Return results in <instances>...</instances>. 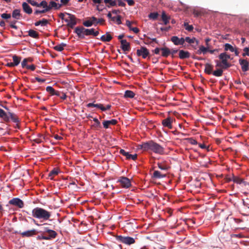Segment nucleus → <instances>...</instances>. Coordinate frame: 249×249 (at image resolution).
Here are the masks:
<instances>
[{
  "label": "nucleus",
  "mask_w": 249,
  "mask_h": 249,
  "mask_svg": "<svg viewBox=\"0 0 249 249\" xmlns=\"http://www.w3.org/2000/svg\"><path fill=\"white\" fill-rule=\"evenodd\" d=\"M22 8L23 11L27 14H31L32 13V9L30 6L26 3H22Z\"/></svg>",
  "instance_id": "28"
},
{
  "label": "nucleus",
  "mask_w": 249,
  "mask_h": 249,
  "mask_svg": "<svg viewBox=\"0 0 249 249\" xmlns=\"http://www.w3.org/2000/svg\"><path fill=\"white\" fill-rule=\"evenodd\" d=\"M61 6V4L56 3L55 2L51 1L50 2L49 4L47 7V12L49 11L52 8H54L55 10L59 9Z\"/></svg>",
  "instance_id": "22"
},
{
  "label": "nucleus",
  "mask_w": 249,
  "mask_h": 249,
  "mask_svg": "<svg viewBox=\"0 0 249 249\" xmlns=\"http://www.w3.org/2000/svg\"><path fill=\"white\" fill-rule=\"evenodd\" d=\"M27 2L33 6L38 5V3L33 0H27Z\"/></svg>",
  "instance_id": "57"
},
{
  "label": "nucleus",
  "mask_w": 249,
  "mask_h": 249,
  "mask_svg": "<svg viewBox=\"0 0 249 249\" xmlns=\"http://www.w3.org/2000/svg\"><path fill=\"white\" fill-rule=\"evenodd\" d=\"M2 18H4L6 22L9 23L10 27H12V25H15L17 22H18L16 20L10 21L9 19L11 17H2Z\"/></svg>",
  "instance_id": "47"
},
{
  "label": "nucleus",
  "mask_w": 249,
  "mask_h": 249,
  "mask_svg": "<svg viewBox=\"0 0 249 249\" xmlns=\"http://www.w3.org/2000/svg\"><path fill=\"white\" fill-rule=\"evenodd\" d=\"M120 153L126 157V159L128 160L132 159L133 160H135L137 159V155H131L128 152H126L124 149H121L120 151Z\"/></svg>",
  "instance_id": "18"
},
{
  "label": "nucleus",
  "mask_w": 249,
  "mask_h": 249,
  "mask_svg": "<svg viewBox=\"0 0 249 249\" xmlns=\"http://www.w3.org/2000/svg\"><path fill=\"white\" fill-rule=\"evenodd\" d=\"M27 59H24L21 62V66L23 68H27L28 65H27Z\"/></svg>",
  "instance_id": "54"
},
{
  "label": "nucleus",
  "mask_w": 249,
  "mask_h": 249,
  "mask_svg": "<svg viewBox=\"0 0 249 249\" xmlns=\"http://www.w3.org/2000/svg\"><path fill=\"white\" fill-rule=\"evenodd\" d=\"M32 216L36 218L48 220L51 216V212L40 207H36L32 211Z\"/></svg>",
  "instance_id": "3"
},
{
  "label": "nucleus",
  "mask_w": 249,
  "mask_h": 249,
  "mask_svg": "<svg viewBox=\"0 0 249 249\" xmlns=\"http://www.w3.org/2000/svg\"><path fill=\"white\" fill-rule=\"evenodd\" d=\"M37 7H43L44 9H47V7H48L47 2L43 0L41 1L40 3H38V5H36Z\"/></svg>",
  "instance_id": "49"
},
{
  "label": "nucleus",
  "mask_w": 249,
  "mask_h": 249,
  "mask_svg": "<svg viewBox=\"0 0 249 249\" xmlns=\"http://www.w3.org/2000/svg\"><path fill=\"white\" fill-rule=\"evenodd\" d=\"M183 25L185 30L189 32H191L194 29L193 25H189L187 22H184Z\"/></svg>",
  "instance_id": "46"
},
{
  "label": "nucleus",
  "mask_w": 249,
  "mask_h": 249,
  "mask_svg": "<svg viewBox=\"0 0 249 249\" xmlns=\"http://www.w3.org/2000/svg\"><path fill=\"white\" fill-rule=\"evenodd\" d=\"M19 234H21L22 237H31L33 235H36L37 232L36 230L33 229L31 230L27 231L24 232H18Z\"/></svg>",
  "instance_id": "17"
},
{
  "label": "nucleus",
  "mask_w": 249,
  "mask_h": 249,
  "mask_svg": "<svg viewBox=\"0 0 249 249\" xmlns=\"http://www.w3.org/2000/svg\"><path fill=\"white\" fill-rule=\"evenodd\" d=\"M13 63L15 65V66H18L21 60V57H19L16 55H14L13 56Z\"/></svg>",
  "instance_id": "38"
},
{
  "label": "nucleus",
  "mask_w": 249,
  "mask_h": 249,
  "mask_svg": "<svg viewBox=\"0 0 249 249\" xmlns=\"http://www.w3.org/2000/svg\"><path fill=\"white\" fill-rule=\"evenodd\" d=\"M117 182L119 183L122 187L124 188H128L131 185L130 179L124 177H120L119 178Z\"/></svg>",
  "instance_id": "7"
},
{
  "label": "nucleus",
  "mask_w": 249,
  "mask_h": 249,
  "mask_svg": "<svg viewBox=\"0 0 249 249\" xmlns=\"http://www.w3.org/2000/svg\"><path fill=\"white\" fill-rule=\"evenodd\" d=\"M244 53L242 54V55L243 56H249V47H246L243 50Z\"/></svg>",
  "instance_id": "50"
},
{
  "label": "nucleus",
  "mask_w": 249,
  "mask_h": 249,
  "mask_svg": "<svg viewBox=\"0 0 249 249\" xmlns=\"http://www.w3.org/2000/svg\"><path fill=\"white\" fill-rule=\"evenodd\" d=\"M148 16H167L164 11H159L150 13Z\"/></svg>",
  "instance_id": "36"
},
{
  "label": "nucleus",
  "mask_w": 249,
  "mask_h": 249,
  "mask_svg": "<svg viewBox=\"0 0 249 249\" xmlns=\"http://www.w3.org/2000/svg\"><path fill=\"white\" fill-rule=\"evenodd\" d=\"M46 90L51 96H60V91L55 90L52 87L48 86L46 88Z\"/></svg>",
  "instance_id": "20"
},
{
  "label": "nucleus",
  "mask_w": 249,
  "mask_h": 249,
  "mask_svg": "<svg viewBox=\"0 0 249 249\" xmlns=\"http://www.w3.org/2000/svg\"><path fill=\"white\" fill-rule=\"evenodd\" d=\"M213 66L209 63H206L205 65L204 71L208 74H211L213 73Z\"/></svg>",
  "instance_id": "27"
},
{
  "label": "nucleus",
  "mask_w": 249,
  "mask_h": 249,
  "mask_svg": "<svg viewBox=\"0 0 249 249\" xmlns=\"http://www.w3.org/2000/svg\"><path fill=\"white\" fill-rule=\"evenodd\" d=\"M193 13L194 16H201L204 14L202 11H199L198 10L193 9L192 8H188L186 10V14H190Z\"/></svg>",
  "instance_id": "19"
},
{
  "label": "nucleus",
  "mask_w": 249,
  "mask_h": 249,
  "mask_svg": "<svg viewBox=\"0 0 249 249\" xmlns=\"http://www.w3.org/2000/svg\"><path fill=\"white\" fill-rule=\"evenodd\" d=\"M113 1L112 0H104V2L106 4H109L110 6H114V3H112Z\"/></svg>",
  "instance_id": "61"
},
{
  "label": "nucleus",
  "mask_w": 249,
  "mask_h": 249,
  "mask_svg": "<svg viewBox=\"0 0 249 249\" xmlns=\"http://www.w3.org/2000/svg\"><path fill=\"white\" fill-rule=\"evenodd\" d=\"M46 12H47V10H46V9H44L42 10H36L35 12V14H42Z\"/></svg>",
  "instance_id": "59"
},
{
  "label": "nucleus",
  "mask_w": 249,
  "mask_h": 249,
  "mask_svg": "<svg viewBox=\"0 0 249 249\" xmlns=\"http://www.w3.org/2000/svg\"><path fill=\"white\" fill-rule=\"evenodd\" d=\"M141 147L144 151L150 150L156 154L160 155L164 154V148L152 141L143 143L141 145Z\"/></svg>",
  "instance_id": "1"
},
{
  "label": "nucleus",
  "mask_w": 249,
  "mask_h": 249,
  "mask_svg": "<svg viewBox=\"0 0 249 249\" xmlns=\"http://www.w3.org/2000/svg\"><path fill=\"white\" fill-rule=\"evenodd\" d=\"M124 0H114L112 3H114V6L118 5L120 6H124L125 4L124 3Z\"/></svg>",
  "instance_id": "42"
},
{
  "label": "nucleus",
  "mask_w": 249,
  "mask_h": 249,
  "mask_svg": "<svg viewBox=\"0 0 249 249\" xmlns=\"http://www.w3.org/2000/svg\"><path fill=\"white\" fill-rule=\"evenodd\" d=\"M171 41L175 45H182L184 44V38H179L177 36H173L171 38Z\"/></svg>",
  "instance_id": "14"
},
{
  "label": "nucleus",
  "mask_w": 249,
  "mask_h": 249,
  "mask_svg": "<svg viewBox=\"0 0 249 249\" xmlns=\"http://www.w3.org/2000/svg\"><path fill=\"white\" fill-rule=\"evenodd\" d=\"M137 55L138 56H142L143 58H146L149 55V50L144 47H141L137 50Z\"/></svg>",
  "instance_id": "9"
},
{
  "label": "nucleus",
  "mask_w": 249,
  "mask_h": 249,
  "mask_svg": "<svg viewBox=\"0 0 249 249\" xmlns=\"http://www.w3.org/2000/svg\"><path fill=\"white\" fill-rule=\"evenodd\" d=\"M224 50L226 51H230L231 52H233L235 51V49L231 44L226 43L224 45Z\"/></svg>",
  "instance_id": "43"
},
{
  "label": "nucleus",
  "mask_w": 249,
  "mask_h": 249,
  "mask_svg": "<svg viewBox=\"0 0 249 249\" xmlns=\"http://www.w3.org/2000/svg\"><path fill=\"white\" fill-rule=\"evenodd\" d=\"M121 17H108L109 21L110 22L116 23L117 24L119 25L122 23Z\"/></svg>",
  "instance_id": "29"
},
{
  "label": "nucleus",
  "mask_w": 249,
  "mask_h": 249,
  "mask_svg": "<svg viewBox=\"0 0 249 249\" xmlns=\"http://www.w3.org/2000/svg\"><path fill=\"white\" fill-rule=\"evenodd\" d=\"M178 54H179V58H180L181 59L188 58L190 56V54L189 52H188V51H185L182 50H180L179 51Z\"/></svg>",
  "instance_id": "24"
},
{
  "label": "nucleus",
  "mask_w": 249,
  "mask_h": 249,
  "mask_svg": "<svg viewBox=\"0 0 249 249\" xmlns=\"http://www.w3.org/2000/svg\"><path fill=\"white\" fill-rule=\"evenodd\" d=\"M219 59L221 60L223 64V69H226L231 67V64L228 62V60L230 59V55L226 53H221L218 56Z\"/></svg>",
  "instance_id": "6"
},
{
  "label": "nucleus",
  "mask_w": 249,
  "mask_h": 249,
  "mask_svg": "<svg viewBox=\"0 0 249 249\" xmlns=\"http://www.w3.org/2000/svg\"><path fill=\"white\" fill-rule=\"evenodd\" d=\"M116 238L117 241L127 245H130L135 243V239L129 236L117 235Z\"/></svg>",
  "instance_id": "5"
},
{
  "label": "nucleus",
  "mask_w": 249,
  "mask_h": 249,
  "mask_svg": "<svg viewBox=\"0 0 249 249\" xmlns=\"http://www.w3.org/2000/svg\"><path fill=\"white\" fill-rule=\"evenodd\" d=\"M97 9L99 11H102L104 9V5L103 4H101V3L98 4L97 5Z\"/></svg>",
  "instance_id": "63"
},
{
  "label": "nucleus",
  "mask_w": 249,
  "mask_h": 249,
  "mask_svg": "<svg viewBox=\"0 0 249 249\" xmlns=\"http://www.w3.org/2000/svg\"><path fill=\"white\" fill-rule=\"evenodd\" d=\"M160 51L163 57H167L171 54V50L167 47L161 48Z\"/></svg>",
  "instance_id": "26"
},
{
  "label": "nucleus",
  "mask_w": 249,
  "mask_h": 249,
  "mask_svg": "<svg viewBox=\"0 0 249 249\" xmlns=\"http://www.w3.org/2000/svg\"><path fill=\"white\" fill-rule=\"evenodd\" d=\"M96 18L95 17H91L86 20H83V25L87 27H91L92 25H95Z\"/></svg>",
  "instance_id": "11"
},
{
  "label": "nucleus",
  "mask_w": 249,
  "mask_h": 249,
  "mask_svg": "<svg viewBox=\"0 0 249 249\" xmlns=\"http://www.w3.org/2000/svg\"><path fill=\"white\" fill-rule=\"evenodd\" d=\"M58 170L57 169L54 168L49 173V177L51 179H53V176L57 175L58 174Z\"/></svg>",
  "instance_id": "41"
},
{
  "label": "nucleus",
  "mask_w": 249,
  "mask_h": 249,
  "mask_svg": "<svg viewBox=\"0 0 249 249\" xmlns=\"http://www.w3.org/2000/svg\"><path fill=\"white\" fill-rule=\"evenodd\" d=\"M223 71L222 69H218L213 72V74L216 77H219L222 75Z\"/></svg>",
  "instance_id": "39"
},
{
  "label": "nucleus",
  "mask_w": 249,
  "mask_h": 249,
  "mask_svg": "<svg viewBox=\"0 0 249 249\" xmlns=\"http://www.w3.org/2000/svg\"><path fill=\"white\" fill-rule=\"evenodd\" d=\"M121 48L124 52L129 51L130 46L129 43L127 42L125 39H122L121 41Z\"/></svg>",
  "instance_id": "21"
},
{
  "label": "nucleus",
  "mask_w": 249,
  "mask_h": 249,
  "mask_svg": "<svg viewBox=\"0 0 249 249\" xmlns=\"http://www.w3.org/2000/svg\"><path fill=\"white\" fill-rule=\"evenodd\" d=\"M46 12H47V10H46V9H44L42 10H36L35 12V14H42Z\"/></svg>",
  "instance_id": "60"
},
{
  "label": "nucleus",
  "mask_w": 249,
  "mask_h": 249,
  "mask_svg": "<svg viewBox=\"0 0 249 249\" xmlns=\"http://www.w3.org/2000/svg\"><path fill=\"white\" fill-rule=\"evenodd\" d=\"M135 94L131 90H126L124 92V97L125 98H132L135 96Z\"/></svg>",
  "instance_id": "34"
},
{
  "label": "nucleus",
  "mask_w": 249,
  "mask_h": 249,
  "mask_svg": "<svg viewBox=\"0 0 249 249\" xmlns=\"http://www.w3.org/2000/svg\"><path fill=\"white\" fill-rule=\"evenodd\" d=\"M87 107H95L98 108H99L103 111H106L107 110H109L110 109L111 106L109 104L105 106H104L103 104H94V103H89L87 105Z\"/></svg>",
  "instance_id": "8"
},
{
  "label": "nucleus",
  "mask_w": 249,
  "mask_h": 249,
  "mask_svg": "<svg viewBox=\"0 0 249 249\" xmlns=\"http://www.w3.org/2000/svg\"><path fill=\"white\" fill-rule=\"evenodd\" d=\"M45 139V137L43 135H39V137L34 140V141L37 143H40L43 142V140Z\"/></svg>",
  "instance_id": "48"
},
{
  "label": "nucleus",
  "mask_w": 249,
  "mask_h": 249,
  "mask_svg": "<svg viewBox=\"0 0 249 249\" xmlns=\"http://www.w3.org/2000/svg\"><path fill=\"white\" fill-rule=\"evenodd\" d=\"M173 120L174 119L172 117H168L162 121V125L164 127H166L169 129H172L173 127L172 123Z\"/></svg>",
  "instance_id": "13"
},
{
  "label": "nucleus",
  "mask_w": 249,
  "mask_h": 249,
  "mask_svg": "<svg viewBox=\"0 0 249 249\" xmlns=\"http://www.w3.org/2000/svg\"><path fill=\"white\" fill-rule=\"evenodd\" d=\"M48 23H49L48 20L44 18V19H42L41 20H39V21L36 22L35 23V25L36 26H37L39 25H41V26H45L47 25Z\"/></svg>",
  "instance_id": "31"
},
{
  "label": "nucleus",
  "mask_w": 249,
  "mask_h": 249,
  "mask_svg": "<svg viewBox=\"0 0 249 249\" xmlns=\"http://www.w3.org/2000/svg\"><path fill=\"white\" fill-rule=\"evenodd\" d=\"M188 141L190 144L193 145H196L197 144V141L193 138L188 139Z\"/></svg>",
  "instance_id": "51"
},
{
  "label": "nucleus",
  "mask_w": 249,
  "mask_h": 249,
  "mask_svg": "<svg viewBox=\"0 0 249 249\" xmlns=\"http://www.w3.org/2000/svg\"><path fill=\"white\" fill-rule=\"evenodd\" d=\"M112 38L111 36L108 33H107L106 35H103L100 39L103 42H109Z\"/></svg>",
  "instance_id": "30"
},
{
  "label": "nucleus",
  "mask_w": 249,
  "mask_h": 249,
  "mask_svg": "<svg viewBox=\"0 0 249 249\" xmlns=\"http://www.w3.org/2000/svg\"><path fill=\"white\" fill-rule=\"evenodd\" d=\"M158 167L161 170H165L167 169V166L166 165H163L161 163L158 164Z\"/></svg>",
  "instance_id": "55"
},
{
  "label": "nucleus",
  "mask_w": 249,
  "mask_h": 249,
  "mask_svg": "<svg viewBox=\"0 0 249 249\" xmlns=\"http://www.w3.org/2000/svg\"><path fill=\"white\" fill-rule=\"evenodd\" d=\"M124 1H126L129 6H133L135 3L133 0H124Z\"/></svg>",
  "instance_id": "62"
},
{
  "label": "nucleus",
  "mask_w": 249,
  "mask_h": 249,
  "mask_svg": "<svg viewBox=\"0 0 249 249\" xmlns=\"http://www.w3.org/2000/svg\"><path fill=\"white\" fill-rule=\"evenodd\" d=\"M232 180L234 182L236 183L237 184H241L243 182V179L241 178H240L238 177L233 176L232 178Z\"/></svg>",
  "instance_id": "45"
},
{
  "label": "nucleus",
  "mask_w": 249,
  "mask_h": 249,
  "mask_svg": "<svg viewBox=\"0 0 249 249\" xmlns=\"http://www.w3.org/2000/svg\"><path fill=\"white\" fill-rule=\"evenodd\" d=\"M61 99L65 100L67 98V95L65 93L60 92V96H59Z\"/></svg>",
  "instance_id": "64"
},
{
  "label": "nucleus",
  "mask_w": 249,
  "mask_h": 249,
  "mask_svg": "<svg viewBox=\"0 0 249 249\" xmlns=\"http://www.w3.org/2000/svg\"><path fill=\"white\" fill-rule=\"evenodd\" d=\"M66 46V44L62 43L60 44L56 45L54 47V49L58 52H61L64 50V48Z\"/></svg>",
  "instance_id": "37"
},
{
  "label": "nucleus",
  "mask_w": 249,
  "mask_h": 249,
  "mask_svg": "<svg viewBox=\"0 0 249 249\" xmlns=\"http://www.w3.org/2000/svg\"><path fill=\"white\" fill-rule=\"evenodd\" d=\"M239 63L241 66L242 70L243 71H247L249 68V63L246 59H240Z\"/></svg>",
  "instance_id": "16"
},
{
  "label": "nucleus",
  "mask_w": 249,
  "mask_h": 249,
  "mask_svg": "<svg viewBox=\"0 0 249 249\" xmlns=\"http://www.w3.org/2000/svg\"><path fill=\"white\" fill-rule=\"evenodd\" d=\"M0 118L2 119L5 122H9V116H8V113H7L3 109L0 108Z\"/></svg>",
  "instance_id": "23"
},
{
  "label": "nucleus",
  "mask_w": 249,
  "mask_h": 249,
  "mask_svg": "<svg viewBox=\"0 0 249 249\" xmlns=\"http://www.w3.org/2000/svg\"><path fill=\"white\" fill-rule=\"evenodd\" d=\"M9 204L17 206L19 208L24 207V202L18 198H13L9 201Z\"/></svg>",
  "instance_id": "10"
},
{
  "label": "nucleus",
  "mask_w": 249,
  "mask_h": 249,
  "mask_svg": "<svg viewBox=\"0 0 249 249\" xmlns=\"http://www.w3.org/2000/svg\"><path fill=\"white\" fill-rule=\"evenodd\" d=\"M28 35L34 38H38V34L37 32L33 30H30L28 32Z\"/></svg>",
  "instance_id": "35"
},
{
  "label": "nucleus",
  "mask_w": 249,
  "mask_h": 249,
  "mask_svg": "<svg viewBox=\"0 0 249 249\" xmlns=\"http://www.w3.org/2000/svg\"><path fill=\"white\" fill-rule=\"evenodd\" d=\"M8 116H9V120L11 119L13 122L16 124V126L15 127L19 128V124L20 123V120L18 116L16 114L10 112H8Z\"/></svg>",
  "instance_id": "12"
},
{
  "label": "nucleus",
  "mask_w": 249,
  "mask_h": 249,
  "mask_svg": "<svg viewBox=\"0 0 249 249\" xmlns=\"http://www.w3.org/2000/svg\"><path fill=\"white\" fill-rule=\"evenodd\" d=\"M63 21H64L68 27L73 28L77 24L78 19L76 17H61Z\"/></svg>",
  "instance_id": "4"
},
{
  "label": "nucleus",
  "mask_w": 249,
  "mask_h": 249,
  "mask_svg": "<svg viewBox=\"0 0 249 249\" xmlns=\"http://www.w3.org/2000/svg\"><path fill=\"white\" fill-rule=\"evenodd\" d=\"M104 22V19L103 18H99V19H97L96 18V22H95V25H97L98 23H100V24H103V22Z\"/></svg>",
  "instance_id": "58"
},
{
  "label": "nucleus",
  "mask_w": 249,
  "mask_h": 249,
  "mask_svg": "<svg viewBox=\"0 0 249 249\" xmlns=\"http://www.w3.org/2000/svg\"><path fill=\"white\" fill-rule=\"evenodd\" d=\"M216 63V67H220L222 69H223V64L222 62H220L218 60H215Z\"/></svg>",
  "instance_id": "56"
},
{
  "label": "nucleus",
  "mask_w": 249,
  "mask_h": 249,
  "mask_svg": "<svg viewBox=\"0 0 249 249\" xmlns=\"http://www.w3.org/2000/svg\"><path fill=\"white\" fill-rule=\"evenodd\" d=\"M208 51V48L205 47L203 46L199 47V49L196 51V53L198 54H201V53L205 54Z\"/></svg>",
  "instance_id": "33"
},
{
  "label": "nucleus",
  "mask_w": 249,
  "mask_h": 249,
  "mask_svg": "<svg viewBox=\"0 0 249 249\" xmlns=\"http://www.w3.org/2000/svg\"><path fill=\"white\" fill-rule=\"evenodd\" d=\"M117 121L115 119H112L108 121H105L103 122L104 127L107 128L109 125H115L117 124Z\"/></svg>",
  "instance_id": "25"
},
{
  "label": "nucleus",
  "mask_w": 249,
  "mask_h": 249,
  "mask_svg": "<svg viewBox=\"0 0 249 249\" xmlns=\"http://www.w3.org/2000/svg\"><path fill=\"white\" fill-rule=\"evenodd\" d=\"M165 177V175H162L159 171H155L153 173V177L156 178H161Z\"/></svg>",
  "instance_id": "40"
},
{
  "label": "nucleus",
  "mask_w": 249,
  "mask_h": 249,
  "mask_svg": "<svg viewBox=\"0 0 249 249\" xmlns=\"http://www.w3.org/2000/svg\"><path fill=\"white\" fill-rule=\"evenodd\" d=\"M74 33L77 34L79 37L84 38L85 36H97L99 32L96 31L94 28L87 29L83 26H79L75 28Z\"/></svg>",
  "instance_id": "2"
},
{
  "label": "nucleus",
  "mask_w": 249,
  "mask_h": 249,
  "mask_svg": "<svg viewBox=\"0 0 249 249\" xmlns=\"http://www.w3.org/2000/svg\"><path fill=\"white\" fill-rule=\"evenodd\" d=\"M171 19L170 17H161V19H160V24L166 25L169 23V21Z\"/></svg>",
  "instance_id": "32"
},
{
  "label": "nucleus",
  "mask_w": 249,
  "mask_h": 249,
  "mask_svg": "<svg viewBox=\"0 0 249 249\" xmlns=\"http://www.w3.org/2000/svg\"><path fill=\"white\" fill-rule=\"evenodd\" d=\"M20 10L19 9H15L13 11L12 16H20Z\"/></svg>",
  "instance_id": "52"
},
{
  "label": "nucleus",
  "mask_w": 249,
  "mask_h": 249,
  "mask_svg": "<svg viewBox=\"0 0 249 249\" xmlns=\"http://www.w3.org/2000/svg\"><path fill=\"white\" fill-rule=\"evenodd\" d=\"M93 121L95 123L94 126L95 127H100V123L96 118H93Z\"/></svg>",
  "instance_id": "53"
},
{
  "label": "nucleus",
  "mask_w": 249,
  "mask_h": 249,
  "mask_svg": "<svg viewBox=\"0 0 249 249\" xmlns=\"http://www.w3.org/2000/svg\"><path fill=\"white\" fill-rule=\"evenodd\" d=\"M47 232L49 233V237L50 239L55 238L57 235V233L53 230H47Z\"/></svg>",
  "instance_id": "44"
},
{
  "label": "nucleus",
  "mask_w": 249,
  "mask_h": 249,
  "mask_svg": "<svg viewBox=\"0 0 249 249\" xmlns=\"http://www.w3.org/2000/svg\"><path fill=\"white\" fill-rule=\"evenodd\" d=\"M186 41L190 44L192 45V46L194 48L196 49V46L198 44V40H197L195 37L190 38V37H186L184 38V42Z\"/></svg>",
  "instance_id": "15"
}]
</instances>
